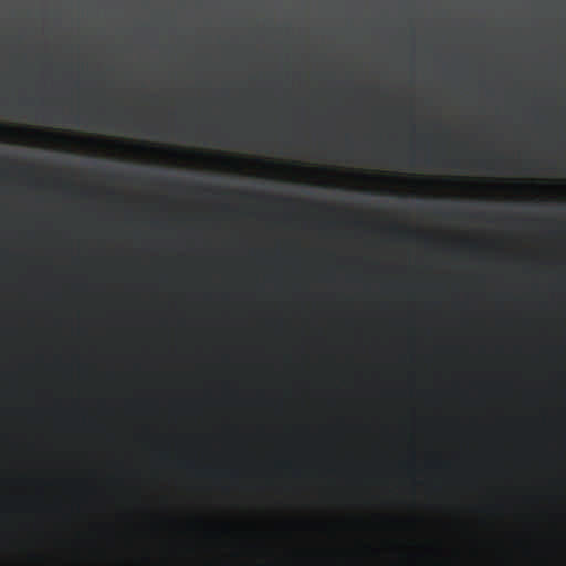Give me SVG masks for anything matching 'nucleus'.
<instances>
[{
	"instance_id": "obj_1",
	"label": "nucleus",
	"mask_w": 566,
	"mask_h": 566,
	"mask_svg": "<svg viewBox=\"0 0 566 566\" xmlns=\"http://www.w3.org/2000/svg\"><path fill=\"white\" fill-rule=\"evenodd\" d=\"M20 130H22L24 133H30L33 136H36L39 138L64 139V136L62 134H57V133H44V132H40V130H36V129H30V128H27V127L21 128Z\"/></svg>"
},
{
	"instance_id": "obj_2",
	"label": "nucleus",
	"mask_w": 566,
	"mask_h": 566,
	"mask_svg": "<svg viewBox=\"0 0 566 566\" xmlns=\"http://www.w3.org/2000/svg\"><path fill=\"white\" fill-rule=\"evenodd\" d=\"M15 132H17V129L11 128V127H8V126H7V125H4V124H0V133H1V134H13V133H15Z\"/></svg>"
},
{
	"instance_id": "obj_3",
	"label": "nucleus",
	"mask_w": 566,
	"mask_h": 566,
	"mask_svg": "<svg viewBox=\"0 0 566 566\" xmlns=\"http://www.w3.org/2000/svg\"><path fill=\"white\" fill-rule=\"evenodd\" d=\"M476 164H478V166H479L480 168H489V165H488V164H489V160H486V159H480V160H478V163H476Z\"/></svg>"
}]
</instances>
